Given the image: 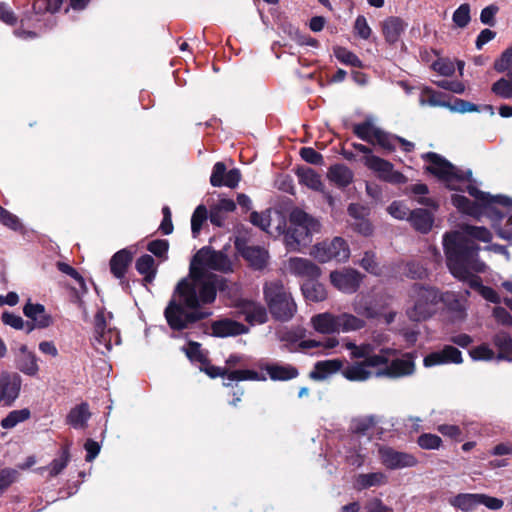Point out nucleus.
I'll return each instance as SVG.
<instances>
[{"mask_svg":"<svg viewBox=\"0 0 512 512\" xmlns=\"http://www.w3.org/2000/svg\"><path fill=\"white\" fill-rule=\"evenodd\" d=\"M423 158L428 162L427 170L445 182L450 189L466 190L474 198L475 201L471 202L463 195H452V203L459 211L474 217L486 214L492 219L508 216L504 227L495 225V228L499 237L512 243V202L509 198L493 197L466 183L467 178L471 176V171L460 170L437 153L429 152Z\"/></svg>","mask_w":512,"mask_h":512,"instance_id":"1","label":"nucleus"},{"mask_svg":"<svg viewBox=\"0 0 512 512\" xmlns=\"http://www.w3.org/2000/svg\"><path fill=\"white\" fill-rule=\"evenodd\" d=\"M491 232L480 226L464 225L458 231L447 232L443 236L446 264L451 274L466 280L472 273L486 270V265L478 257L479 246L474 240L490 242Z\"/></svg>","mask_w":512,"mask_h":512,"instance_id":"2","label":"nucleus"},{"mask_svg":"<svg viewBox=\"0 0 512 512\" xmlns=\"http://www.w3.org/2000/svg\"><path fill=\"white\" fill-rule=\"evenodd\" d=\"M215 292L211 287L201 283L191 285L188 280H181L165 308L164 316L172 330L189 328L195 322L210 315L202 311L201 305L213 302Z\"/></svg>","mask_w":512,"mask_h":512,"instance_id":"3","label":"nucleus"},{"mask_svg":"<svg viewBox=\"0 0 512 512\" xmlns=\"http://www.w3.org/2000/svg\"><path fill=\"white\" fill-rule=\"evenodd\" d=\"M209 270L231 272L232 263L224 253L210 247H203L194 255L190 264L189 276L183 280H188L191 285L201 283L203 287H211L216 293L217 279L208 273Z\"/></svg>","mask_w":512,"mask_h":512,"instance_id":"4","label":"nucleus"},{"mask_svg":"<svg viewBox=\"0 0 512 512\" xmlns=\"http://www.w3.org/2000/svg\"><path fill=\"white\" fill-rule=\"evenodd\" d=\"M454 298L453 293H440L430 286L415 284L409 292L406 315L412 321H424L432 317L438 310L440 302H448Z\"/></svg>","mask_w":512,"mask_h":512,"instance_id":"5","label":"nucleus"},{"mask_svg":"<svg viewBox=\"0 0 512 512\" xmlns=\"http://www.w3.org/2000/svg\"><path fill=\"white\" fill-rule=\"evenodd\" d=\"M319 220L296 208L289 216V227L284 235L286 247L290 251H301L312 242V236L319 233Z\"/></svg>","mask_w":512,"mask_h":512,"instance_id":"6","label":"nucleus"},{"mask_svg":"<svg viewBox=\"0 0 512 512\" xmlns=\"http://www.w3.org/2000/svg\"><path fill=\"white\" fill-rule=\"evenodd\" d=\"M264 300L272 316L280 321L290 320L297 312V305L290 290L281 280H271L263 286Z\"/></svg>","mask_w":512,"mask_h":512,"instance_id":"7","label":"nucleus"},{"mask_svg":"<svg viewBox=\"0 0 512 512\" xmlns=\"http://www.w3.org/2000/svg\"><path fill=\"white\" fill-rule=\"evenodd\" d=\"M310 324L320 334L350 333L366 327V321L348 312L337 315L330 312L319 313L311 317Z\"/></svg>","mask_w":512,"mask_h":512,"instance_id":"8","label":"nucleus"},{"mask_svg":"<svg viewBox=\"0 0 512 512\" xmlns=\"http://www.w3.org/2000/svg\"><path fill=\"white\" fill-rule=\"evenodd\" d=\"M387 350H380L379 353H371L361 357L363 360L353 362L342 370V375L349 381H366L376 377L379 367L387 362L385 353Z\"/></svg>","mask_w":512,"mask_h":512,"instance_id":"9","label":"nucleus"},{"mask_svg":"<svg viewBox=\"0 0 512 512\" xmlns=\"http://www.w3.org/2000/svg\"><path fill=\"white\" fill-rule=\"evenodd\" d=\"M381 350H387L385 353L387 362L381 365L376 373L377 378H401L410 376L415 371L414 355L412 353H405L400 358H393L397 351L391 348H382Z\"/></svg>","mask_w":512,"mask_h":512,"instance_id":"10","label":"nucleus"},{"mask_svg":"<svg viewBox=\"0 0 512 512\" xmlns=\"http://www.w3.org/2000/svg\"><path fill=\"white\" fill-rule=\"evenodd\" d=\"M311 255L319 262L326 263L331 260L345 262L350 256V249L347 242L341 237H334L332 240L316 244Z\"/></svg>","mask_w":512,"mask_h":512,"instance_id":"11","label":"nucleus"},{"mask_svg":"<svg viewBox=\"0 0 512 512\" xmlns=\"http://www.w3.org/2000/svg\"><path fill=\"white\" fill-rule=\"evenodd\" d=\"M449 504L464 512H470L479 505H484L490 510H499L503 507V501L486 494L460 493L449 499Z\"/></svg>","mask_w":512,"mask_h":512,"instance_id":"12","label":"nucleus"},{"mask_svg":"<svg viewBox=\"0 0 512 512\" xmlns=\"http://www.w3.org/2000/svg\"><path fill=\"white\" fill-rule=\"evenodd\" d=\"M120 344V336L118 331L107 329L105 325L104 313L98 312L95 316V336L93 345L95 349L105 354L112 349L113 345Z\"/></svg>","mask_w":512,"mask_h":512,"instance_id":"13","label":"nucleus"},{"mask_svg":"<svg viewBox=\"0 0 512 512\" xmlns=\"http://www.w3.org/2000/svg\"><path fill=\"white\" fill-rule=\"evenodd\" d=\"M331 284L339 291L352 294L360 287L362 281L361 274L352 268H343L330 273Z\"/></svg>","mask_w":512,"mask_h":512,"instance_id":"14","label":"nucleus"},{"mask_svg":"<svg viewBox=\"0 0 512 512\" xmlns=\"http://www.w3.org/2000/svg\"><path fill=\"white\" fill-rule=\"evenodd\" d=\"M378 453L381 463L391 470L414 467L418 463L414 455L396 451L391 447L381 446Z\"/></svg>","mask_w":512,"mask_h":512,"instance_id":"15","label":"nucleus"},{"mask_svg":"<svg viewBox=\"0 0 512 512\" xmlns=\"http://www.w3.org/2000/svg\"><path fill=\"white\" fill-rule=\"evenodd\" d=\"M365 165L375 172L377 176L390 183L400 184L405 182V177L400 172L394 170L393 165L378 156L375 155H367L364 157Z\"/></svg>","mask_w":512,"mask_h":512,"instance_id":"16","label":"nucleus"},{"mask_svg":"<svg viewBox=\"0 0 512 512\" xmlns=\"http://www.w3.org/2000/svg\"><path fill=\"white\" fill-rule=\"evenodd\" d=\"M286 270L296 277L307 279V281L317 280L321 275V269L315 263L301 257L288 259Z\"/></svg>","mask_w":512,"mask_h":512,"instance_id":"17","label":"nucleus"},{"mask_svg":"<svg viewBox=\"0 0 512 512\" xmlns=\"http://www.w3.org/2000/svg\"><path fill=\"white\" fill-rule=\"evenodd\" d=\"M21 378L16 373L4 372L0 375V404L11 406L19 396Z\"/></svg>","mask_w":512,"mask_h":512,"instance_id":"18","label":"nucleus"},{"mask_svg":"<svg viewBox=\"0 0 512 512\" xmlns=\"http://www.w3.org/2000/svg\"><path fill=\"white\" fill-rule=\"evenodd\" d=\"M241 180V173L238 169L234 168L227 171L223 162H217L213 166L210 176V183L214 187L226 186L235 188Z\"/></svg>","mask_w":512,"mask_h":512,"instance_id":"19","label":"nucleus"},{"mask_svg":"<svg viewBox=\"0 0 512 512\" xmlns=\"http://www.w3.org/2000/svg\"><path fill=\"white\" fill-rule=\"evenodd\" d=\"M423 362L425 367L448 363L459 364L462 363V354L457 348L447 345L442 350L428 354Z\"/></svg>","mask_w":512,"mask_h":512,"instance_id":"20","label":"nucleus"},{"mask_svg":"<svg viewBox=\"0 0 512 512\" xmlns=\"http://www.w3.org/2000/svg\"><path fill=\"white\" fill-rule=\"evenodd\" d=\"M24 315L33 321V325L27 323L28 332L34 328H46L52 324V318L46 313L45 307L41 304H34L30 301L23 308Z\"/></svg>","mask_w":512,"mask_h":512,"instance_id":"21","label":"nucleus"},{"mask_svg":"<svg viewBox=\"0 0 512 512\" xmlns=\"http://www.w3.org/2000/svg\"><path fill=\"white\" fill-rule=\"evenodd\" d=\"M388 483V476L382 472L360 473L354 477L353 488L362 491L372 487H381Z\"/></svg>","mask_w":512,"mask_h":512,"instance_id":"22","label":"nucleus"},{"mask_svg":"<svg viewBox=\"0 0 512 512\" xmlns=\"http://www.w3.org/2000/svg\"><path fill=\"white\" fill-rule=\"evenodd\" d=\"M382 33L389 44L396 43L407 28V23L399 17H388L382 24Z\"/></svg>","mask_w":512,"mask_h":512,"instance_id":"23","label":"nucleus"},{"mask_svg":"<svg viewBox=\"0 0 512 512\" xmlns=\"http://www.w3.org/2000/svg\"><path fill=\"white\" fill-rule=\"evenodd\" d=\"M17 368L24 374L35 376L39 371L36 355L29 351L27 346L22 345L19 348L17 357Z\"/></svg>","mask_w":512,"mask_h":512,"instance_id":"24","label":"nucleus"},{"mask_svg":"<svg viewBox=\"0 0 512 512\" xmlns=\"http://www.w3.org/2000/svg\"><path fill=\"white\" fill-rule=\"evenodd\" d=\"M241 311L246 321L250 324H263L267 321L268 315L265 307L254 301H245L242 304Z\"/></svg>","mask_w":512,"mask_h":512,"instance_id":"25","label":"nucleus"},{"mask_svg":"<svg viewBox=\"0 0 512 512\" xmlns=\"http://www.w3.org/2000/svg\"><path fill=\"white\" fill-rule=\"evenodd\" d=\"M343 363L339 359L318 361L313 370L309 373L312 380L320 381L326 379L331 374L341 370Z\"/></svg>","mask_w":512,"mask_h":512,"instance_id":"26","label":"nucleus"},{"mask_svg":"<svg viewBox=\"0 0 512 512\" xmlns=\"http://www.w3.org/2000/svg\"><path fill=\"white\" fill-rule=\"evenodd\" d=\"M247 332V328L236 321L224 319L212 324V333L218 337L240 335Z\"/></svg>","mask_w":512,"mask_h":512,"instance_id":"27","label":"nucleus"},{"mask_svg":"<svg viewBox=\"0 0 512 512\" xmlns=\"http://www.w3.org/2000/svg\"><path fill=\"white\" fill-rule=\"evenodd\" d=\"M263 369L267 372L270 379L274 381H287L298 376L296 367L290 364H266Z\"/></svg>","mask_w":512,"mask_h":512,"instance_id":"28","label":"nucleus"},{"mask_svg":"<svg viewBox=\"0 0 512 512\" xmlns=\"http://www.w3.org/2000/svg\"><path fill=\"white\" fill-rule=\"evenodd\" d=\"M381 305L372 304L366 300H354L352 303V309L355 312V316L363 319H379L382 315Z\"/></svg>","mask_w":512,"mask_h":512,"instance_id":"29","label":"nucleus"},{"mask_svg":"<svg viewBox=\"0 0 512 512\" xmlns=\"http://www.w3.org/2000/svg\"><path fill=\"white\" fill-rule=\"evenodd\" d=\"M241 254L256 269H262L267 264L268 253L259 246L244 247Z\"/></svg>","mask_w":512,"mask_h":512,"instance_id":"30","label":"nucleus"},{"mask_svg":"<svg viewBox=\"0 0 512 512\" xmlns=\"http://www.w3.org/2000/svg\"><path fill=\"white\" fill-rule=\"evenodd\" d=\"M132 260V254L127 249L115 253L110 260V269L116 278H122Z\"/></svg>","mask_w":512,"mask_h":512,"instance_id":"31","label":"nucleus"},{"mask_svg":"<svg viewBox=\"0 0 512 512\" xmlns=\"http://www.w3.org/2000/svg\"><path fill=\"white\" fill-rule=\"evenodd\" d=\"M91 413L87 403H81L80 405L72 408L67 415V423L75 429H83L87 425V421L90 418Z\"/></svg>","mask_w":512,"mask_h":512,"instance_id":"32","label":"nucleus"},{"mask_svg":"<svg viewBox=\"0 0 512 512\" xmlns=\"http://www.w3.org/2000/svg\"><path fill=\"white\" fill-rule=\"evenodd\" d=\"M301 290L306 300L322 302L327 299V291L323 284L316 280L306 281L302 284Z\"/></svg>","mask_w":512,"mask_h":512,"instance_id":"33","label":"nucleus"},{"mask_svg":"<svg viewBox=\"0 0 512 512\" xmlns=\"http://www.w3.org/2000/svg\"><path fill=\"white\" fill-rule=\"evenodd\" d=\"M409 221L416 230L427 233L432 228L433 216L425 209H416L411 212Z\"/></svg>","mask_w":512,"mask_h":512,"instance_id":"34","label":"nucleus"},{"mask_svg":"<svg viewBox=\"0 0 512 512\" xmlns=\"http://www.w3.org/2000/svg\"><path fill=\"white\" fill-rule=\"evenodd\" d=\"M328 177L337 186L345 187L351 183L353 173L347 166L343 164H336L330 167Z\"/></svg>","mask_w":512,"mask_h":512,"instance_id":"35","label":"nucleus"},{"mask_svg":"<svg viewBox=\"0 0 512 512\" xmlns=\"http://www.w3.org/2000/svg\"><path fill=\"white\" fill-rule=\"evenodd\" d=\"M498 349V359L512 361V338L506 332H499L493 338Z\"/></svg>","mask_w":512,"mask_h":512,"instance_id":"36","label":"nucleus"},{"mask_svg":"<svg viewBox=\"0 0 512 512\" xmlns=\"http://www.w3.org/2000/svg\"><path fill=\"white\" fill-rule=\"evenodd\" d=\"M299 182L310 189L320 191L323 187L320 175L310 167H301L297 170Z\"/></svg>","mask_w":512,"mask_h":512,"instance_id":"37","label":"nucleus"},{"mask_svg":"<svg viewBox=\"0 0 512 512\" xmlns=\"http://www.w3.org/2000/svg\"><path fill=\"white\" fill-rule=\"evenodd\" d=\"M70 461V453L69 448L66 447L63 449L60 458L54 459L48 466L40 467L37 469L39 473H43L44 471H48L49 477L53 478L59 475L68 465Z\"/></svg>","mask_w":512,"mask_h":512,"instance_id":"38","label":"nucleus"},{"mask_svg":"<svg viewBox=\"0 0 512 512\" xmlns=\"http://www.w3.org/2000/svg\"><path fill=\"white\" fill-rule=\"evenodd\" d=\"M137 271L145 275L144 280L148 283L152 282L156 275L155 261L150 255H142L136 262Z\"/></svg>","mask_w":512,"mask_h":512,"instance_id":"39","label":"nucleus"},{"mask_svg":"<svg viewBox=\"0 0 512 512\" xmlns=\"http://www.w3.org/2000/svg\"><path fill=\"white\" fill-rule=\"evenodd\" d=\"M31 416V412L28 408L20 410H13L1 420V427L3 429H12L19 423L25 422Z\"/></svg>","mask_w":512,"mask_h":512,"instance_id":"40","label":"nucleus"},{"mask_svg":"<svg viewBox=\"0 0 512 512\" xmlns=\"http://www.w3.org/2000/svg\"><path fill=\"white\" fill-rule=\"evenodd\" d=\"M491 91L501 99H512V75L501 77L494 82Z\"/></svg>","mask_w":512,"mask_h":512,"instance_id":"41","label":"nucleus"},{"mask_svg":"<svg viewBox=\"0 0 512 512\" xmlns=\"http://www.w3.org/2000/svg\"><path fill=\"white\" fill-rule=\"evenodd\" d=\"M378 127L374 126L371 122L365 121L354 125L353 132L362 140L374 144V137L378 131Z\"/></svg>","mask_w":512,"mask_h":512,"instance_id":"42","label":"nucleus"},{"mask_svg":"<svg viewBox=\"0 0 512 512\" xmlns=\"http://www.w3.org/2000/svg\"><path fill=\"white\" fill-rule=\"evenodd\" d=\"M63 0H34L33 11L35 14L55 13Z\"/></svg>","mask_w":512,"mask_h":512,"instance_id":"43","label":"nucleus"},{"mask_svg":"<svg viewBox=\"0 0 512 512\" xmlns=\"http://www.w3.org/2000/svg\"><path fill=\"white\" fill-rule=\"evenodd\" d=\"M228 380H230V381H244V380L265 381L266 376L254 371V370H235V371L229 372Z\"/></svg>","mask_w":512,"mask_h":512,"instance_id":"44","label":"nucleus"},{"mask_svg":"<svg viewBox=\"0 0 512 512\" xmlns=\"http://www.w3.org/2000/svg\"><path fill=\"white\" fill-rule=\"evenodd\" d=\"M473 274L474 273H472L470 275V277L468 279H466L465 281H469L471 286L479 287V292H480L481 296L484 299H486L487 301L492 302V303H499L500 297H499L498 293L491 287L480 285L479 278L474 277Z\"/></svg>","mask_w":512,"mask_h":512,"instance_id":"45","label":"nucleus"},{"mask_svg":"<svg viewBox=\"0 0 512 512\" xmlns=\"http://www.w3.org/2000/svg\"><path fill=\"white\" fill-rule=\"evenodd\" d=\"M494 69L499 72H507V75H512V46L507 48L501 56L495 60Z\"/></svg>","mask_w":512,"mask_h":512,"instance_id":"46","label":"nucleus"},{"mask_svg":"<svg viewBox=\"0 0 512 512\" xmlns=\"http://www.w3.org/2000/svg\"><path fill=\"white\" fill-rule=\"evenodd\" d=\"M335 57L342 63L353 67H362V62L356 54L343 47L334 49Z\"/></svg>","mask_w":512,"mask_h":512,"instance_id":"47","label":"nucleus"},{"mask_svg":"<svg viewBox=\"0 0 512 512\" xmlns=\"http://www.w3.org/2000/svg\"><path fill=\"white\" fill-rule=\"evenodd\" d=\"M339 345V340L336 337H329L325 341L320 342L312 339L303 340L300 347L303 349L322 348L323 351L333 349Z\"/></svg>","mask_w":512,"mask_h":512,"instance_id":"48","label":"nucleus"},{"mask_svg":"<svg viewBox=\"0 0 512 512\" xmlns=\"http://www.w3.org/2000/svg\"><path fill=\"white\" fill-rule=\"evenodd\" d=\"M417 443L422 449L436 450L441 447L442 439L435 434L424 433L418 437Z\"/></svg>","mask_w":512,"mask_h":512,"instance_id":"49","label":"nucleus"},{"mask_svg":"<svg viewBox=\"0 0 512 512\" xmlns=\"http://www.w3.org/2000/svg\"><path fill=\"white\" fill-rule=\"evenodd\" d=\"M453 22L460 28L466 27L470 22V6L469 4H461L453 13Z\"/></svg>","mask_w":512,"mask_h":512,"instance_id":"50","label":"nucleus"},{"mask_svg":"<svg viewBox=\"0 0 512 512\" xmlns=\"http://www.w3.org/2000/svg\"><path fill=\"white\" fill-rule=\"evenodd\" d=\"M206 219L207 209L203 205L198 206L191 218V230L194 237L199 234L202 224Z\"/></svg>","mask_w":512,"mask_h":512,"instance_id":"51","label":"nucleus"},{"mask_svg":"<svg viewBox=\"0 0 512 512\" xmlns=\"http://www.w3.org/2000/svg\"><path fill=\"white\" fill-rule=\"evenodd\" d=\"M375 144L386 150L392 151L396 146V136H392L379 128L374 137L373 145Z\"/></svg>","mask_w":512,"mask_h":512,"instance_id":"52","label":"nucleus"},{"mask_svg":"<svg viewBox=\"0 0 512 512\" xmlns=\"http://www.w3.org/2000/svg\"><path fill=\"white\" fill-rule=\"evenodd\" d=\"M387 211L392 217L399 219V220H404V219L409 220V217L411 214L410 209L400 201L392 202L388 206Z\"/></svg>","mask_w":512,"mask_h":512,"instance_id":"53","label":"nucleus"},{"mask_svg":"<svg viewBox=\"0 0 512 512\" xmlns=\"http://www.w3.org/2000/svg\"><path fill=\"white\" fill-rule=\"evenodd\" d=\"M411 191L415 195L419 196V198L417 199V202L419 204L432 207L434 209L437 208V204L433 199L425 197V195L428 193V187L425 184H415L412 186Z\"/></svg>","mask_w":512,"mask_h":512,"instance_id":"54","label":"nucleus"},{"mask_svg":"<svg viewBox=\"0 0 512 512\" xmlns=\"http://www.w3.org/2000/svg\"><path fill=\"white\" fill-rule=\"evenodd\" d=\"M346 348L351 351L352 358H360L367 356L368 354L375 352V346L373 344L367 343L362 345H356L355 343L348 342L346 343Z\"/></svg>","mask_w":512,"mask_h":512,"instance_id":"55","label":"nucleus"},{"mask_svg":"<svg viewBox=\"0 0 512 512\" xmlns=\"http://www.w3.org/2000/svg\"><path fill=\"white\" fill-rule=\"evenodd\" d=\"M469 354L474 360H492L495 356L494 351L486 344L473 348Z\"/></svg>","mask_w":512,"mask_h":512,"instance_id":"56","label":"nucleus"},{"mask_svg":"<svg viewBox=\"0 0 512 512\" xmlns=\"http://www.w3.org/2000/svg\"><path fill=\"white\" fill-rule=\"evenodd\" d=\"M354 31L357 36L364 40H367L371 36L372 30L363 15H359L356 18L354 23Z\"/></svg>","mask_w":512,"mask_h":512,"instance_id":"57","label":"nucleus"},{"mask_svg":"<svg viewBox=\"0 0 512 512\" xmlns=\"http://www.w3.org/2000/svg\"><path fill=\"white\" fill-rule=\"evenodd\" d=\"M18 477L15 469L6 468L0 471V492L6 490Z\"/></svg>","mask_w":512,"mask_h":512,"instance_id":"58","label":"nucleus"},{"mask_svg":"<svg viewBox=\"0 0 512 512\" xmlns=\"http://www.w3.org/2000/svg\"><path fill=\"white\" fill-rule=\"evenodd\" d=\"M433 69L443 76H451L455 72L454 63L449 59H439L433 63Z\"/></svg>","mask_w":512,"mask_h":512,"instance_id":"59","label":"nucleus"},{"mask_svg":"<svg viewBox=\"0 0 512 512\" xmlns=\"http://www.w3.org/2000/svg\"><path fill=\"white\" fill-rule=\"evenodd\" d=\"M300 155L308 163L315 165L323 164V156L311 147H303L300 150Z\"/></svg>","mask_w":512,"mask_h":512,"instance_id":"60","label":"nucleus"},{"mask_svg":"<svg viewBox=\"0 0 512 512\" xmlns=\"http://www.w3.org/2000/svg\"><path fill=\"white\" fill-rule=\"evenodd\" d=\"M0 222L3 223L5 226L13 229L18 230L21 227L20 221L17 218V216L13 215L6 209L0 206Z\"/></svg>","mask_w":512,"mask_h":512,"instance_id":"61","label":"nucleus"},{"mask_svg":"<svg viewBox=\"0 0 512 512\" xmlns=\"http://www.w3.org/2000/svg\"><path fill=\"white\" fill-rule=\"evenodd\" d=\"M499 7L495 4H491L482 9L480 14V20L483 24L494 26L495 25V15L498 13Z\"/></svg>","mask_w":512,"mask_h":512,"instance_id":"62","label":"nucleus"},{"mask_svg":"<svg viewBox=\"0 0 512 512\" xmlns=\"http://www.w3.org/2000/svg\"><path fill=\"white\" fill-rule=\"evenodd\" d=\"M437 86L449 90L456 94H462L465 91V86L462 82L457 80L443 79L436 82Z\"/></svg>","mask_w":512,"mask_h":512,"instance_id":"63","label":"nucleus"},{"mask_svg":"<svg viewBox=\"0 0 512 512\" xmlns=\"http://www.w3.org/2000/svg\"><path fill=\"white\" fill-rule=\"evenodd\" d=\"M168 247L166 240H154L148 244V250L157 257H163L167 253Z\"/></svg>","mask_w":512,"mask_h":512,"instance_id":"64","label":"nucleus"}]
</instances>
